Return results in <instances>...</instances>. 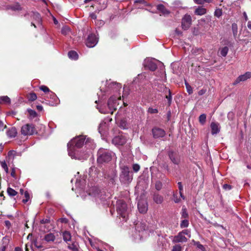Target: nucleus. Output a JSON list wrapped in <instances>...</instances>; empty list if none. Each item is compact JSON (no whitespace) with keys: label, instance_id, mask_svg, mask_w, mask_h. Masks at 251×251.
<instances>
[{"label":"nucleus","instance_id":"13","mask_svg":"<svg viewBox=\"0 0 251 251\" xmlns=\"http://www.w3.org/2000/svg\"><path fill=\"white\" fill-rule=\"evenodd\" d=\"M119 100L116 97L112 96L109 98L107 102V105L109 109V112L113 113L117 109V101Z\"/></svg>","mask_w":251,"mask_h":251},{"label":"nucleus","instance_id":"7","mask_svg":"<svg viewBox=\"0 0 251 251\" xmlns=\"http://www.w3.org/2000/svg\"><path fill=\"white\" fill-rule=\"evenodd\" d=\"M100 192L99 189L97 187H92L88 193V198L90 200H95L97 202H99V200L102 199Z\"/></svg>","mask_w":251,"mask_h":251},{"label":"nucleus","instance_id":"14","mask_svg":"<svg viewBox=\"0 0 251 251\" xmlns=\"http://www.w3.org/2000/svg\"><path fill=\"white\" fill-rule=\"evenodd\" d=\"M98 41V38L96 35L93 34H90L87 37L86 45L89 48H93L96 45Z\"/></svg>","mask_w":251,"mask_h":251},{"label":"nucleus","instance_id":"56","mask_svg":"<svg viewBox=\"0 0 251 251\" xmlns=\"http://www.w3.org/2000/svg\"><path fill=\"white\" fill-rule=\"evenodd\" d=\"M90 17L94 20H96L97 19V15L95 13H91L90 14Z\"/></svg>","mask_w":251,"mask_h":251},{"label":"nucleus","instance_id":"55","mask_svg":"<svg viewBox=\"0 0 251 251\" xmlns=\"http://www.w3.org/2000/svg\"><path fill=\"white\" fill-rule=\"evenodd\" d=\"M148 112L150 113H157V109H153L152 108H149L148 109Z\"/></svg>","mask_w":251,"mask_h":251},{"label":"nucleus","instance_id":"46","mask_svg":"<svg viewBox=\"0 0 251 251\" xmlns=\"http://www.w3.org/2000/svg\"><path fill=\"white\" fill-rule=\"evenodd\" d=\"M185 85L187 92L189 93V94H191L193 93V89L191 86L186 82H185Z\"/></svg>","mask_w":251,"mask_h":251},{"label":"nucleus","instance_id":"1","mask_svg":"<svg viewBox=\"0 0 251 251\" xmlns=\"http://www.w3.org/2000/svg\"><path fill=\"white\" fill-rule=\"evenodd\" d=\"M83 145L87 149H92L95 148V145L93 141L89 138L85 136H79L74 138L68 143V150L69 155L73 159L79 160L86 159L88 157V151L81 152L79 149Z\"/></svg>","mask_w":251,"mask_h":251},{"label":"nucleus","instance_id":"4","mask_svg":"<svg viewBox=\"0 0 251 251\" xmlns=\"http://www.w3.org/2000/svg\"><path fill=\"white\" fill-rule=\"evenodd\" d=\"M116 208L118 214L122 217L123 220L126 221L128 214L127 205L123 200H118L117 201Z\"/></svg>","mask_w":251,"mask_h":251},{"label":"nucleus","instance_id":"21","mask_svg":"<svg viewBox=\"0 0 251 251\" xmlns=\"http://www.w3.org/2000/svg\"><path fill=\"white\" fill-rule=\"evenodd\" d=\"M168 155L171 161L176 164H177L179 162V160L176 156V153L172 151H170L168 152Z\"/></svg>","mask_w":251,"mask_h":251},{"label":"nucleus","instance_id":"8","mask_svg":"<svg viewBox=\"0 0 251 251\" xmlns=\"http://www.w3.org/2000/svg\"><path fill=\"white\" fill-rule=\"evenodd\" d=\"M187 235L188 238H190V232L188 229L183 230L182 231L179 232L178 235L175 236L173 239V242L175 243L179 242H186L188 238L185 236Z\"/></svg>","mask_w":251,"mask_h":251},{"label":"nucleus","instance_id":"18","mask_svg":"<svg viewBox=\"0 0 251 251\" xmlns=\"http://www.w3.org/2000/svg\"><path fill=\"white\" fill-rule=\"evenodd\" d=\"M210 128L212 135L217 134L220 131V126L218 123L212 122L210 124Z\"/></svg>","mask_w":251,"mask_h":251},{"label":"nucleus","instance_id":"52","mask_svg":"<svg viewBox=\"0 0 251 251\" xmlns=\"http://www.w3.org/2000/svg\"><path fill=\"white\" fill-rule=\"evenodd\" d=\"M34 17L39 23H40L41 19L40 15L38 13H34Z\"/></svg>","mask_w":251,"mask_h":251},{"label":"nucleus","instance_id":"37","mask_svg":"<svg viewBox=\"0 0 251 251\" xmlns=\"http://www.w3.org/2000/svg\"><path fill=\"white\" fill-rule=\"evenodd\" d=\"M180 227L181 228L187 227L189 226V222L187 219L183 220L180 223Z\"/></svg>","mask_w":251,"mask_h":251},{"label":"nucleus","instance_id":"28","mask_svg":"<svg viewBox=\"0 0 251 251\" xmlns=\"http://www.w3.org/2000/svg\"><path fill=\"white\" fill-rule=\"evenodd\" d=\"M232 31L234 38H236L238 33V26L236 23H233L231 25Z\"/></svg>","mask_w":251,"mask_h":251},{"label":"nucleus","instance_id":"22","mask_svg":"<svg viewBox=\"0 0 251 251\" xmlns=\"http://www.w3.org/2000/svg\"><path fill=\"white\" fill-rule=\"evenodd\" d=\"M55 239V235L53 233H49L44 236V240L47 242H52Z\"/></svg>","mask_w":251,"mask_h":251},{"label":"nucleus","instance_id":"34","mask_svg":"<svg viewBox=\"0 0 251 251\" xmlns=\"http://www.w3.org/2000/svg\"><path fill=\"white\" fill-rule=\"evenodd\" d=\"M27 99L30 101H34L36 100L37 96L35 93H31L27 95Z\"/></svg>","mask_w":251,"mask_h":251},{"label":"nucleus","instance_id":"51","mask_svg":"<svg viewBox=\"0 0 251 251\" xmlns=\"http://www.w3.org/2000/svg\"><path fill=\"white\" fill-rule=\"evenodd\" d=\"M40 90H41L42 91H43L44 92H50L49 89L47 86H46L45 85H42V86H40Z\"/></svg>","mask_w":251,"mask_h":251},{"label":"nucleus","instance_id":"58","mask_svg":"<svg viewBox=\"0 0 251 251\" xmlns=\"http://www.w3.org/2000/svg\"><path fill=\"white\" fill-rule=\"evenodd\" d=\"M178 185L179 191H182L183 190V186L182 185L181 182H179L178 183Z\"/></svg>","mask_w":251,"mask_h":251},{"label":"nucleus","instance_id":"61","mask_svg":"<svg viewBox=\"0 0 251 251\" xmlns=\"http://www.w3.org/2000/svg\"><path fill=\"white\" fill-rule=\"evenodd\" d=\"M76 187H78V188H82L80 185V182L79 181H78L77 180L76 181Z\"/></svg>","mask_w":251,"mask_h":251},{"label":"nucleus","instance_id":"32","mask_svg":"<svg viewBox=\"0 0 251 251\" xmlns=\"http://www.w3.org/2000/svg\"><path fill=\"white\" fill-rule=\"evenodd\" d=\"M157 65H158V67H159L160 69V71H161L160 73L161 74V75H164V76H165V72L164 70V67L163 64L161 62L158 60Z\"/></svg>","mask_w":251,"mask_h":251},{"label":"nucleus","instance_id":"42","mask_svg":"<svg viewBox=\"0 0 251 251\" xmlns=\"http://www.w3.org/2000/svg\"><path fill=\"white\" fill-rule=\"evenodd\" d=\"M193 242H194V245H196L198 248L201 249L202 251H204V247H203V245L201 244L199 242H195L194 241H193Z\"/></svg>","mask_w":251,"mask_h":251},{"label":"nucleus","instance_id":"6","mask_svg":"<svg viewBox=\"0 0 251 251\" xmlns=\"http://www.w3.org/2000/svg\"><path fill=\"white\" fill-rule=\"evenodd\" d=\"M160 88L163 89V93L159 94L162 98H164L165 104L170 106L172 101V96L170 90L164 84H160Z\"/></svg>","mask_w":251,"mask_h":251},{"label":"nucleus","instance_id":"54","mask_svg":"<svg viewBox=\"0 0 251 251\" xmlns=\"http://www.w3.org/2000/svg\"><path fill=\"white\" fill-rule=\"evenodd\" d=\"M6 127V125H4L3 123L0 121V131L3 130Z\"/></svg>","mask_w":251,"mask_h":251},{"label":"nucleus","instance_id":"5","mask_svg":"<svg viewBox=\"0 0 251 251\" xmlns=\"http://www.w3.org/2000/svg\"><path fill=\"white\" fill-rule=\"evenodd\" d=\"M147 232L146 231V226L140 223L136 226V231L134 235L135 242H139L142 240L143 237L146 236Z\"/></svg>","mask_w":251,"mask_h":251},{"label":"nucleus","instance_id":"19","mask_svg":"<svg viewBox=\"0 0 251 251\" xmlns=\"http://www.w3.org/2000/svg\"><path fill=\"white\" fill-rule=\"evenodd\" d=\"M106 85H108V87L109 89H112L114 91L117 92L120 90L122 87V85L120 83L116 82H110L107 81Z\"/></svg>","mask_w":251,"mask_h":251},{"label":"nucleus","instance_id":"49","mask_svg":"<svg viewBox=\"0 0 251 251\" xmlns=\"http://www.w3.org/2000/svg\"><path fill=\"white\" fill-rule=\"evenodd\" d=\"M132 168L135 172H137L139 171L140 167L138 164H134L133 165Z\"/></svg>","mask_w":251,"mask_h":251},{"label":"nucleus","instance_id":"3","mask_svg":"<svg viewBox=\"0 0 251 251\" xmlns=\"http://www.w3.org/2000/svg\"><path fill=\"white\" fill-rule=\"evenodd\" d=\"M121 172L120 175V180L121 182L125 184L129 183L132 180V175L130 172L129 168L127 166H120Z\"/></svg>","mask_w":251,"mask_h":251},{"label":"nucleus","instance_id":"33","mask_svg":"<svg viewBox=\"0 0 251 251\" xmlns=\"http://www.w3.org/2000/svg\"><path fill=\"white\" fill-rule=\"evenodd\" d=\"M228 51V48L227 47H225L221 49L220 50V54L222 56L225 57Z\"/></svg>","mask_w":251,"mask_h":251},{"label":"nucleus","instance_id":"16","mask_svg":"<svg viewBox=\"0 0 251 251\" xmlns=\"http://www.w3.org/2000/svg\"><path fill=\"white\" fill-rule=\"evenodd\" d=\"M138 209L140 213H145L148 210L147 202L146 200H141L138 202Z\"/></svg>","mask_w":251,"mask_h":251},{"label":"nucleus","instance_id":"36","mask_svg":"<svg viewBox=\"0 0 251 251\" xmlns=\"http://www.w3.org/2000/svg\"><path fill=\"white\" fill-rule=\"evenodd\" d=\"M27 112L29 115L30 118L33 119L36 117L37 113L35 111L32 109H27Z\"/></svg>","mask_w":251,"mask_h":251},{"label":"nucleus","instance_id":"24","mask_svg":"<svg viewBox=\"0 0 251 251\" xmlns=\"http://www.w3.org/2000/svg\"><path fill=\"white\" fill-rule=\"evenodd\" d=\"M206 13V9L202 6L199 7L195 11V14L197 15H203Z\"/></svg>","mask_w":251,"mask_h":251},{"label":"nucleus","instance_id":"60","mask_svg":"<svg viewBox=\"0 0 251 251\" xmlns=\"http://www.w3.org/2000/svg\"><path fill=\"white\" fill-rule=\"evenodd\" d=\"M11 176L13 177H15V176H16L15 171L14 169H12V170L11 172Z\"/></svg>","mask_w":251,"mask_h":251},{"label":"nucleus","instance_id":"35","mask_svg":"<svg viewBox=\"0 0 251 251\" xmlns=\"http://www.w3.org/2000/svg\"><path fill=\"white\" fill-rule=\"evenodd\" d=\"M188 217V214L185 207H183L181 210V218L186 219Z\"/></svg>","mask_w":251,"mask_h":251},{"label":"nucleus","instance_id":"25","mask_svg":"<svg viewBox=\"0 0 251 251\" xmlns=\"http://www.w3.org/2000/svg\"><path fill=\"white\" fill-rule=\"evenodd\" d=\"M68 55L70 59L73 60H76L78 57L77 52L74 50L69 51L68 53Z\"/></svg>","mask_w":251,"mask_h":251},{"label":"nucleus","instance_id":"26","mask_svg":"<svg viewBox=\"0 0 251 251\" xmlns=\"http://www.w3.org/2000/svg\"><path fill=\"white\" fill-rule=\"evenodd\" d=\"M10 103V99L8 97L6 96L0 97V104H9Z\"/></svg>","mask_w":251,"mask_h":251},{"label":"nucleus","instance_id":"53","mask_svg":"<svg viewBox=\"0 0 251 251\" xmlns=\"http://www.w3.org/2000/svg\"><path fill=\"white\" fill-rule=\"evenodd\" d=\"M223 188L226 190H229L231 189L232 186L227 184H225L224 185H223Z\"/></svg>","mask_w":251,"mask_h":251},{"label":"nucleus","instance_id":"17","mask_svg":"<svg viewBox=\"0 0 251 251\" xmlns=\"http://www.w3.org/2000/svg\"><path fill=\"white\" fill-rule=\"evenodd\" d=\"M251 77V72H248L242 75L239 76L233 83L234 85L239 83L241 81H244Z\"/></svg>","mask_w":251,"mask_h":251},{"label":"nucleus","instance_id":"30","mask_svg":"<svg viewBox=\"0 0 251 251\" xmlns=\"http://www.w3.org/2000/svg\"><path fill=\"white\" fill-rule=\"evenodd\" d=\"M7 192L9 196L14 197L17 194V192L13 189L8 187L7 189Z\"/></svg>","mask_w":251,"mask_h":251},{"label":"nucleus","instance_id":"44","mask_svg":"<svg viewBox=\"0 0 251 251\" xmlns=\"http://www.w3.org/2000/svg\"><path fill=\"white\" fill-rule=\"evenodd\" d=\"M195 2L199 4H202L204 2H210L212 0H194Z\"/></svg>","mask_w":251,"mask_h":251},{"label":"nucleus","instance_id":"41","mask_svg":"<svg viewBox=\"0 0 251 251\" xmlns=\"http://www.w3.org/2000/svg\"><path fill=\"white\" fill-rule=\"evenodd\" d=\"M166 133L163 129L158 128V138L163 137L165 135Z\"/></svg>","mask_w":251,"mask_h":251},{"label":"nucleus","instance_id":"39","mask_svg":"<svg viewBox=\"0 0 251 251\" xmlns=\"http://www.w3.org/2000/svg\"><path fill=\"white\" fill-rule=\"evenodd\" d=\"M0 165H1V167L3 169V170L5 171V172L6 173H7L8 172V168L7 167V165L6 162L4 161H1Z\"/></svg>","mask_w":251,"mask_h":251},{"label":"nucleus","instance_id":"23","mask_svg":"<svg viewBox=\"0 0 251 251\" xmlns=\"http://www.w3.org/2000/svg\"><path fill=\"white\" fill-rule=\"evenodd\" d=\"M158 11L161 12L163 15H168L170 13L162 4H158Z\"/></svg>","mask_w":251,"mask_h":251},{"label":"nucleus","instance_id":"57","mask_svg":"<svg viewBox=\"0 0 251 251\" xmlns=\"http://www.w3.org/2000/svg\"><path fill=\"white\" fill-rule=\"evenodd\" d=\"M205 92H206L205 90L201 89L199 91L198 94L199 95H202L205 93Z\"/></svg>","mask_w":251,"mask_h":251},{"label":"nucleus","instance_id":"64","mask_svg":"<svg viewBox=\"0 0 251 251\" xmlns=\"http://www.w3.org/2000/svg\"><path fill=\"white\" fill-rule=\"evenodd\" d=\"M247 26L251 30V21H249L248 22V25H247Z\"/></svg>","mask_w":251,"mask_h":251},{"label":"nucleus","instance_id":"2","mask_svg":"<svg viewBox=\"0 0 251 251\" xmlns=\"http://www.w3.org/2000/svg\"><path fill=\"white\" fill-rule=\"evenodd\" d=\"M116 159L115 153L112 151L104 148H100L97 152V161L98 163H108Z\"/></svg>","mask_w":251,"mask_h":251},{"label":"nucleus","instance_id":"45","mask_svg":"<svg viewBox=\"0 0 251 251\" xmlns=\"http://www.w3.org/2000/svg\"><path fill=\"white\" fill-rule=\"evenodd\" d=\"M145 76L144 74H140L138 75V76L135 78L134 80V82L135 83H137L139 81V80H141L143 78H144Z\"/></svg>","mask_w":251,"mask_h":251},{"label":"nucleus","instance_id":"48","mask_svg":"<svg viewBox=\"0 0 251 251\" xmlns=\"http://www.w3.org/2000/svg\"><path fill=\"white\" fill-rule=\"evenodd\" d=\"M181 251V247L179 245H176L174 246L173 248L172 251Z\"/></svg>","mask_w":251,"mask_h":251},{"label":"nucleus","instance_id":"40","mask_svg":"<svg viewBox=\"0 0 251 251\" xmlns=\"http://www.w3.org/2000/svg\"><path fill=\"white\" fill-rule=\"evenodd\" d=\"M134 3L136 7L138 6V4H141L144 6L146 5V2L145 0H135L134 1Z\"/></svg>","mask_w":251,"mask_h":251},{"label":"nucleus","instance_id":"9","mask_svg":"<svg viewBox=\"0 0 251 251\" xmlns=\"http://www.w3.org/2000/svg\"><path fill=\"white\" fill-rule=\"evenodd\" d=\"M104 178L109 183H113L115 179L117 177V171L115 167L106 170L104 174Z\"/></svg>","mask_w":251,"mask_h":251},{"label":"nucleus","instance_id":"11","mask_svg":"<svg viewBox=\"0 0 251 251\" xmlns=\"http://www.w3.org/2000/svg\"><path fill=\"white\" fill-rule=\"evenodd\" d=\"M156 62L155 58L148 57L144 61L143 65L145 68L151 71H154L156 69Z\"/></svg>","mask_w":251,"mask_h":251},{"label":"nucleus","instance_id":"47","mask_svg":"<svg viewBox=\"0 0 251 251\" xmlns=\"http://www.w3.org/2000/svg\"><path fill=\"white\" fill-rule=\"evenodd\" d=\"M24 195L25 199L23 200V202L25 203L28 201L29 199V195L27 192H25Z\"/></svg>","mask_w":251,"mask_h":251},{"label":"nucleus","instance_id":"38","mask_svg":"<svg viewBox=\"0 0 251 251\" xmlns=\"http://www.w3.org/2000/svg\"><path fill=\"white\" fill-rule=\"evenodd\" d=\"M70 31V28L67 26H64L61 30L63 34L66 35Z\"/></svg>","mask_w":251,"mask_h":251},{"label":"nucleus","instance_id":"15","mask_svg":"<svg viewBox=\"0 0 251 251\" xmlns=\"http://www.w3.org/2000/svg\"><path fill=\"white\" fill-rule=\"evenodd\" d=\"M192 19L189 15H185L182 19V27L184 30L189 28L191 25Z\"/></svg>","mask_w":251,"mask_h":251},{"label":"nucleus","instance_id":"63","mask_svg":"<svg viewBox=\"0 0 251 251\" xmlns=\"http://www.w3.org/2000/svg\"><path fill=\"white\" fill-rule=\"evenodd\" d=\"M6 246H2L0 250V251H5Z\"/></svg>","mask_w":251,"mask_h":251},{"label":"nucleus","instance_id":"29","mask_svg":"<svg viewBox=\"0 0 251 251\" xmlns=\"http://www.w3.org/2000/svg\"><path fill=\"white\" fill-rule=\"evenodd\" d=\"M63 239L65 241H69L71 239V234L68 231H65L63 233Z\"/></svg>","mask_w":251,"mask_h":251},{"label":"nucleus","instance_id":"27","mask_svg":"<svg viewBox=\"0 0 251 251\" xmlns=\"http://www.w3.org/2000/svg\"><path fill=\"white\" fill-rule=\"evenodd\" d=\"M107 127L106 123L104 122H101L99 126V132L102 134Z\"/></svg>","mask_w":251,"mask_h":251},{"label":"nucleus","instance_id":"12","mask_svg":"<svg viewBox=\"0 0 251 251\" xmlns=\"http://www.w3.org/2000/svg\"><path fill=\"white\" fill-rule=\"evenodd\" d=\"M128 138L126 135H119L112 139V143L116 146H123L128 141Z\"/></svg>","mask_w":251,"mask_h":251},{"label":"nucleus","instance_id":"59","mask_svg":"<svg viewBox=\"0 0 251 251\" xmlns=\"http://www.w3.org/2000/svg\"><path fill=\"white\" fill-rule=\"evenodd\" d=\"M126 123L124 122H121L120 123V126L123 127L124 129L126 128Z\"/></svg>","mask_w":251,"mask_h":251},{"label":"nucleus","instance_id":"10","mask_svg":"<svg viewBox=\"0 0 251 251\" xmlns=\"http://www.w3.org/2000/svg\"><path fill=\"white\" fill-rule=\"evenodd\" d=\"M21 132L25 136L31 135L36 132V130L33 125L27 124L22 126Z\"/></svg>","mask_w":251,"mask_h":251},{"label":"nucleus","instance_id":"20","mask_svg":"<svg viewBox=\"0 0 251 251\" xmlns=\"http://www.w3.org/2000/svg\"><path fill=\"white\" fill-rule=\"evenodd\" d=\"M6 134L9 138H12L15 137L17 135V129L15 127L8 128L6 131Z\"/></svg>","mask_w":251,"mask_h":251},{"label":"nucleus","instance_id":"50","mask_svg":"<svg viewBox=\"0 0 251 251\" xmlns=\"http://www.w3.org/2000/svg\"><path fill=\"white\" fill-rule=\"evenodd\" d=\"M10 8L15 11L20 10L21 9L20 5L18 4L12 6Z\"/></svg>","mask_w":251,"mask_h":251},{"label":"nucleus","instance_id":"31","mask_svg":"<svg viewBox=\"0 0 251 251\" xmlns=\"http://www.w3.org/2000/svg\"><path fill=\"white\" fill-rule=\"evenodd\" d=\"M206 115L205 114H201L199 118V122L201 125H204L206 122Z\"/></svg>","mask_w":251,"mask_h":251},{"label":"nucleus","instance_id":"43","mask_svg":"<svg viewBox=\"0 0 251 251\" xmlns=\"http://www.w3.org/2000/svg\"><path fill=\"white\" fill-rule=\"evenodd\" d=\"M222 15V10L220 9H217L215 11V12H214V15L218 17V18H219Z\"/></svg>","mask_w":251,"mask_h":251},{"label":"nucleus","instance_id":"62","mask_svg":"<svg viewBox=\"0 0 251 251\" xmlns=\"http://www.w3.org/2000/svg\"><path fill=\"white\" fill-rule=\"evenodd\" d=\"M174 201L175 202V203H178L180 201V199H178L177 197H175V196H174Z\"/></svg>","mask_w":251,"mask_h":251}]
</instances>
